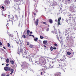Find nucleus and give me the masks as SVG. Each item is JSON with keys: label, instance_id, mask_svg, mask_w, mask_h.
<instances>
[{"label": "nucleus", "instance_id": "obj_34", "mask_svg": "<svg viewBox=\"0 0 76 76\" xmlns=\"http://www.w3.org/2000/svg\"><path fill=\"white\" fill-rule=\"evenodd\" d=\"M11 72L10 73V74H12V73H13V72H12V71H11Z\"/></svg>", "mask_w": 76, "mask_h": 76}, {"label": "nucleus", "instance_id": "obj_48", "mask_svg": "<svg viewBox=\"0 0 76 76\" xmlns=\"http://www.w3.org/2000/svg\"><path fill=\"white\" fill-rule=\"evenodd\" d=\"M11 36V37H13V36Z\"/></svg>", "mask_w": 76, "mask_h": 76}, {"label": "nucleus", "instance_id": "obj_29", "mask_svg": "<svg viewBox=\"0 0 76 76\" xmlns=\"http://www.w3.org/2000/svg\"><path fill=\"white\" fill-rule=\"evenodd\" d=\"M38 12V10H35V12Z\"/></svg>", "mask_w": 76, "mask_h": 76}, {"label": "nucleus", "instance_id": "obj_17", "mask_svg": "<svg viewBox=\"0 0 76 76\" xmlns=\"http://www.w3.org/2000/svg\"><path fill=\"white\" fill-rule=\"evenodd\" d=\"M29 47L30 48H32L33 47V45H30Z\"/></svg>", "mask_w": 76, "mask_h": 76}, {"label": "nucleus", "instance_id": "obj_25", "mask_svg": "<svg viewBox=\"0 0 76 76\" xmlns=\"http://www.w3.org/2000/svg\"><path fill=\"white\" fill-rule=\"evenodd\" d=\"M17 44H19V41H18V40H17Z\"/></svg>", "mask_w": 76, "mask_h": 76}, {"label": "nucleus", "instance_id": "obj_46", "mask_svg": "<svg viewBox=\"0 0 76 76\" xmlns=\"http://www.w3.org/2000/svg\"><path fill=\"white\" fill-rule=\"evenodd\" d=\"M4 64H2V66H3V65H4Z\"/></svg>", "mask_w": 76, "mask_h": 76}, {"label": "nucleus", "instance_id": "obj_39", "mask_svg": "<svg viewBox=\"0 0 76 76\" xmlns=\"http://www.w3.org/2000/svg\"><path fill=\"white\" fill-rule=\"evenodd\" d=\"M2 76H4V75H3V74H2L1 75Z\"/></svg>", "mask_w": 76, "mask_h": 76}, {"label": "nucleus", "instance_id": "obj_30", "mask_svg": "<svg viewBox=\"0 0 76 76\" xmlns=\"http://www.w3.org/2000/svg\"><path fill=\"white\" fill-rule=\"evenodd\" d=\"M54 45H55V46H56V47H57V45L56 44H55Z\"/></svg>", "mask_w": 76, "mask_h": 76}, {"label": "nucleus", "instance_id": "obj_59", "mask_svg": "<svg viewBox=\"0 0 76 76\" xmlns=\"http://www.w3.org/2000/svg\"><path fill=\"white\" fill-rule=\"evenodd\" d=\"M49 27L50 26H48Z\"/></svg>", "mask_w": 76, "mask_h": 76}, {"label": "nucleus", "instance_id": "obj_16", "mask_svg": "<svg viewBox=\"0 0 76 76\" xmlns=\"http://www.w3.org/2000/svg\"><path fill=\"white\" fill-rule=\"evenodd\" d=\"M53 47L52 46H51L50 47V50L51 51H53Z\"/></svg>", "mask_w": 76, "mask_h": 76}, {"label": "nucleus", "instance_id": "obj_37", "mask_svg": "<svg viewBox=\"0 0 76 76\" xmlns=\"http://www.w3.org/2000/svg\"><path fill=\"white\" fill-rule=\"evenodd\" d=\"M3 48H4V49H5V50H6V48L4 47H3Z\"/></svg>", "mask_w": 76, "mask_h": 76}, {"label": "nucleus", "instance_id": "obj_56", "mask_svg": "<svg viewBox=\"0 0 76 76\" xmlns=\"http://www.w3.org/2000/svg\"><path fill=\"white\" fill-rule=\"evenodd\" d=\"M71 10H72V8L71 9Z\"/></svg>", "mask_w": 76, "mask_h": 76}, {"label": "nucleus", "instance_id": "obj_43", "mask_svg": "<svg viewBox=\"0 0 76 76\" xmlns=\"http://www.w3.org/2000/svg\"><path fill=\"white\" fill-rule=\"evenodd\" d=\"M24 38H26V36L24 35Z\"/></svg>", "mask_w": 76, "mask_h": 76}, {"label": "nucleus", "instance_id": "obj_13", "mask_svg": "<svg viewBox=\"0 0 76 76\" xmlns=\"http://www.w3.org/2000/svg\"><path fill=\"white\" fill-rule=\"evenodd\" d=\"M6 61H7V63H9V58H7V59Z\"/></svg>", "mask_w": 76, "mask_h": 76}, {"label": "nucleus", "instance_id": "obj_50", "mask_svg": "<svg viewBox=\"0 0 76 76\" xmlns=\"http://www.w3.org/2000/svg\"><path fill=\"white\" fill-rule=\"evenodd\" d=\"M25 32V31L24 32V34Z\"/></svg>", "mask_w": 76, "mask_h": 76}, {"label": "nucleus", "instance_id": "obj_20", "mask_svg": "<svg viewBox=\"0 0 76 76\" xmlns=\"http://www.w3.org/2000/svg\"><path fill=\"white\" fill-rule=\"evenodd\" d=\"M40 38H41V39H43V38H44V37H43L42 36H40Z\"/></svg>", "mask_w": 76, "mask_h": 76}, {"label": "nucleus", "instance_id": "obj_4", "mask_svg": "<svg viewBox=\"0 0 76 76\" xmlns=\"http://www.w3.org/2000/svg\"><path fill=\"white\" fill-rule=\"evenodd\" d=\"M8 71H12V72H13V69L10 67H8Z\"/></svg>", "mask_w": 76, "mask_h": 76}, {"label": "nucleus", "instance_id": "obj_1", "mask_svg": "<svg viewBox=\"0 0 76 76\" xmlns=\"http://www.w3.org/2000/svg\"><path fill=\"white\" fill-rule=\"evenodd\" d=\"M50 66H51V65L49 64V65H48L47 66H44L43 68L44 70H47V69H50Z\"/></svg>", "mask_w": 76, "mask_h": 76}, {"label": "nucleus", "instance_id": "obj_53", "mask_svg": "<svg viewBox=\"0 0 76 76\" xmlns=\"http://www.w3.org/2000/svg\"><path fill=\"white\" fill-rule=\"evenodd\" d=\"M53 66L51 67V68H53Z\"/></svg>", "mask_w": 76, "mask_h": 76}, {"label": "nucleus", "instance_id": "obj_24", "mask_svg": "<svg viewBox=\"0 0 76 76\" xmlns=\"http://www.w3.org/2000/svg\"><path fill=\"white\" fill-rule=\"evenodd\" d=\"M61 61H65V60L63 59H61Z\"/></svg>", "mask_w": 76, "mask_h": 76}, {"label": "nucleus", "instance_id": "obj_33", "mask_svg": "<svg viewBox=\"0 0 76 76\" xmlns=\"http://www.w3.org/2000/svg\"><path fill=\"white\" fill-rule=\"evenodd\" d=\"M53 49L54 50H56V49H57V48H54Z\"/></svg>", "mask_w": 76, "mask_h": 76}, {"label": "nucleus", "instance_id": "obj_10", "mask_svg": "<svg viewBox=\"0 0 76 76\" xmlns=\"http://www.w3.org/2000/svg\"><path fill=\"white\" fill-rule=\"evenodd\" d=\"M45 60L44 61L42 62V64L43 65H45Z\"/></svg>", "mask_w": 76, "mask_h": 76}, {"label": "nucleus", "instance_id": "obj_47", "mask_svg": "<svg viewBox=\"0 0 76 76\" xmlns=\"http://www.w3.org/2000/svg\"><path fill=\"white\" fill-rule=\"evenodd\" d=\"M68 1H70V0H68Z\"/></svg>", "mask_w": 76, "mask_h": 76}, {"label": "nucleus", "instance_id": "obj_60", "mask_svg": "<svg viewBox=\"0 0 76 76\" xmlns=\"http://www.w3.org/2000/svg\"><path fill=\"white\" fill-rule=\"evenodd\" d=\"M59 36H60V35H59Z\"/></svg>", "mask_w": 76, "mask_h": 76}, {"label": "nucleus", "instance_id": "obj_54", "mask_svg": "<svg viewBox=\"0 0 76 76\" xmlns=\"http://www.w3.org/2000/svg\"><path fill=\"white\" fill-rule=\"evenodd\" d=\"M73 15H72V16H73Z\"/></svg>", "mask_w": 76, "mask_h": 76}, {"label": "nucleus", "instance_id": "obj_55", "mask_svg": "<svg viewBox=\"0 0 76 76\" xmlns=\"http://www.w3.org/2000/svg\"><path fill=\"white\" fill-rule=\"evenodd\" d=\"M42 70H43V69H42Z\"/></svg>", "mask_w": 76, "mask_h": 76}, {"label": "nucleus", "instance_id": "obj_14", "mask_svg": "<svg viewBox=\"0 0 76 76\" xmlns=\"http://www.w3.org/2000/svg\"><path fill=\"white\" fill-rule=\"evenodd\" d=\"M10 61L12 64H13L14 63V61Z\"/></svg>", "mask_w": 76, "mask_h": 76}, {"label": "nucleus", "instance_id": "obj_12", "mask_svg": "<svg viewBox=\"0 0 76 76\" xmlns=\"http://www.w3.org/2000/svg\"><path fill=\"white\" fill-rule=\"evenodd\" d=\"M37 40H38V38L36 37V38H34V40L35 41H36V42L37 41Z\"/></svg>", "mask_w": 76, "mask_h": 76}, {"label": "nucleus", "instance_id": "obj_52", "mask_svg": "<svg viewBox=\"0 0 76 76\" xmlns=\"http://www.w3.org/2000/svg\"><path fill=\"white\" fill-rule=\"evenodd\" d=\"M19 41H20V39H19Z\"/></svg>", "mask_w": 76, "mask_h": 76}, {"label": "nucleus", "instance_id": "obj_27", "mask_svg": "<svg viewBox=\"0 0 76 76\" xmlns=\"http://www.w3.org/2000/svg\"><path fill=\"white\" fill-rule=\"evenodd\" d=\"M2 45V43L0 42V45Z\"/></svg>", "mask_w": 76, "mask_h": 76}, {"label": "nucleus", "instance_id": "obj_19", "mask_svg": "<svg viewBox=\"0 0 76 76\" xmlns=\"http://www.w3.org/2000/svg\"><path fill=\"white\" fill-rule=\"evenodd\" d=\"M49 29H50V28H48L46 29V31H47L48 32V31H49Z\"/></svg>", "mask_w": 76, "mask_h": 76}, {"label": "nucleus", "instance_id": "obj_18", "mask_svg": "<svg viewBox=\"0 0 76 76\" xmlns=\"http://www.w3.org/2000/svg\"><path fill=\"white\" fill-rule=\"evenodd\" d=\"M43 43L44 44H47V42L46 41H43Z\"/></svg>", "mask_w": 76, "mask_h": 76}, {"label": "nucleus", "instance_id": "obj_41", "mask_svg": "<svg viewBox=\"0 0 76 76\" xmlns=\"http://www.w3.org/2000/svg\"><path fill=\"white\" fill-rule=\"evenodd\" d=\"M30 34H32V31H31L30 32Z\"/></svg>", "mask_w": 76, "mask_h": 76}, {"label": "nucleus", "instance_id": "obj_58", "mask_svg": "<svg viewBox=\"0 0 76 76\" xmlns=\"http://www.w3.org/2000/svg\"><path fill=\"white\" fill-rule=\"evenodd\" d=\"M11 35H12V34H11Z\"/></svg>", "mask_w": 76, "mask_h": 76}, {"label": "nucleus", "instance_id": "obj_3", "mask_svg": "<svg viewBox=\"0 0 76 76\" xmlns=\"http://www.w3.org/2000/svg\"><path fill=\"white\" fill-rule=\"evenodd\" d=\"M23 57H26L27 58H28V59H31V58H30L29 57H27V53H25L23 55Z\"/></svg>", "mask_w": 76, "mask_h": 76}, {"label": "nucleus", "instance_id": "obj_7", "mask_svg": "<svg viewBox=\"0 0 76 76\" xmlns=\"http://www.w3.org/2000/svg\"><path fill=\"white\" fill-rule=\"evenodd\" d=\"M29 33H30V31H29V30H27L26 36L29 35Z\"/></svg>", "mask_w": 76, "mask_h": 76}, {"label": "nucleus", "instance_id": "obj_42", "mask_svg": "<svg viewBox=\"0 0 76 76\" xmlns=\"http://www.w3.org/2000/svg\"><path fill=\"white\" fill-rule=\"evenodd\" d=\"M44 47L46 48V46H45V45H44Z\"/></svg>", "mask_w": 76, "mask_h": 76}, {"label": "nucleus", "instance_id": "obj_15", "mask_svg": "<svg viewBox=\"0 0 76 76\" xmlns=\"http://www.w3.org/2000/svg\"><path fill=\"white\" fill-rule=\"evenodd\" d=\"M67 54H68V55H70L71 53L69 52H67Z\"/></svg>", "mask_w": 76, "mask_h": 76}, {"label": "nucleus", "instance_id": "obj_38", "mask_svg": "<svg viewBox=\"0 0 76 76\" xmlns=\"http://www.w3.org/2000/svg\"><path fill=\"white\" fill-rule=\"evenodd\" d=\"M32 36L33 37V38H34V36L33 35H32Z\"/></svg>", "mask_w": 76, "mask_h": 76}, {"label": "nucleus", "instance_id": "obj_32", "mask_svg": "<svg viewBox=\"0 0 76 76\" xmlns=\"http://www.w3.org/2000/svg\"><path fill=\"white\" fill-rule=\"evenodd\" d=\"M13 40H15V41H16V38H15Z\"/></svg>", "mask_w": 76, "mask_h": 76}, {"label": "nucleus", "instance_id": "obj_36", "mask_svg": "<svg viewBox=\"0 0 76 76\" xmlns=\"http://www.w3.org/2000/svg\"><path fill=\"white\" fill-rule=\"evenodd\" d=\"M31 36H32V35L31 34H30L29 35V37H31Z\"/></svg>", "mask_w": 76, "mask_h": 76}, {"label": "nucleus", "instance_id": "obj_26", "mask_svg": "<svg viewBox=\"0 0 76 76\" xmlns=\"http://www.w3.org/2000/svg\"><path fill=\"white\" fill-rule=\"evenodd\" d=\"M43 23L45 25H47V23L46 22H43Z\"/></svg>", "mask_w": 76, "mask_h": 76}, {"label": "nucleus", "instance_id": "obj_28", "mask_svg": "<svg viewBox=\"0 0 76 76\" xmlns=\"http://www.w3.org/2000/svg\"><path fill=\"white\" fill-rule=\"evenodd\" d=\"M1 8H2L3 9H4V7L2 6Z\"/></svg>", "mask_w": 76, "mask_h": 76}, {"label": "nucleus", "instance_id": "obj_23", "mask_svg": "<svg viewBox=\"0 0 76 76\" xmlns=\"http://www.w3.org/2000/svg\"><path fill=\"white\" fill-rule=\"evenodd\" d=\"M7 46L10 47V44H9V43H8L7 44Z\"/></svg>", "mask_w": 76, "mask_h": 76}, {"label": "nucleus", "instance_id": "obj_21", "mask_svg": "<svg viewBox=\"0 0 76 76\" xmlns=\"http://www.w3.org/2000/svg\"><path fill=\"white\" fill-rule=\"evenodd\" d=\"M27 45H29V42H27Z\"/></svg>", "mask_w": 76, "mask_h": 76}, {"label": "nucleus", "instance_id": "obj_5", "mask_svg": "<svg viewBox=\"0 0 76 76\" xmlns=\"http://www.w3.org/2000/svg\"><path fill=\"white\" fill-rule=\"evenodd\" d=\"M28 64L26 63V62H24L23 63V65L22 66H28Z\"/></svg>", "mask_w": 76, "mask_h": 76}, {"label": "nucleus", "instance_id": "obj_9", "mask_svg": "<svg viewBox=\"0 0 76 76\" xmlns=\"http://www.w3.org/2000/svg\"><path fill=\"white\" fill-rule=\"evenodd\" d=\"M4 69L5 71H7V70L8 71V67L6 66L4 68Z\"/></svg>", "mask_w": 76, "mask_h": 76}, {"label": "nucleus", "instance_id": "obj_49", "mask_svg": "<svg viewBox=\"0 0 76 76\" xmlns=\"http://www.w3.org/2000/svg\"><path fill=\"white\" fill-rule=\"evenodd\" d=\"M34 15H36V14L35 13V14H34Z\"/></svg>", "mask_w": 76, "mask_h": 76}, {"label": "nucleus", "instance_id": "obj_31", "mask_svg": "<svg viewBox=\"0 0 76 76\" xmlns=\"http://www.w3.org/2000/svg\"><path fill=\"white\" fill-rule=\"evenodd\" d=\"M9 66V64H7L6 65V66Z\"/></svg>", "mask_w": 76, "mask_h": 76}, {"label": "nucleus", "instance_id": "obj_57", "mask_svg": "<svg viewBox=\"0 0 76 76\" xmlns=\"http://www.w3.org/2000/svg\"><path fill=\"white\" fill-rule=\"evenodd\" d=\"M11 35H12V34H11Z\"/></svg>", "mask_w": 76, "mask_h": 76}, {"label": "nucleus", "instance_id": "obj_22", "mask_svg": "<svg viewBox=\"0 0 76 76\" xmlns=\"http://www.w3.org/2000/svg\"><path fill=\"white\" fill-rule=\"evenodd\" d=\"M15 17L16 18H18V15H15Z\"/></svg>", "mask_w": 76, "mask_h": 76}, {"label": "nucleus", "instance_id": "obj_2", "mask_svg": "<svg viewBox=\"0 0 76 76\" xmlns=\"http://www.w3.org/2000/svg\"><path fill=\"white\" fill-rule=\"evenodd\" d=\"M4 3L7 6H9L10 4V1H5L4 2Z\"/></svg>", "mask_w": 76, "mask_h": 76}, {"label": "nucleus", "instance_id": "obj_35", "mask_svg": "<svg viewBox=\"0 0 76 76\" xmlns=\"http://www.w3.org/2000/svg\"><path fill=\"white\" fill-rule=\"evenodd\" d=\"M52 64L54 63V62H52Z\"/></svg>", "mask_w": 76, "mask_h": 76}, {"label": "nucleus", "instance_id": "obj_6", "mask_svg": "<svg viewBox=\"0 0 76 76\" xmlns=\"http://www.w3.org/2000/svg\"><path fill=\"white\" fill-rule=\"evenodd\" d=\"M35 22V24L37 25H37H38V19H37L36 21Z\"/></svg>", "mask_w": 76, "mask_h": 76}, {"label": "nucleus", "instance_id": "obj_11", "mask_svg": "<svg viewBox=\"0 0 76 76\" xmlns=\"http://www.w3.org/2000/svg\"><path fill=\"white\" fill-rule=\"evenodd\" d=\"M49 22L50 23H53V20L51 19H49Z\"/></svg>", "mask_w": 76, "mask_h": 76}, {"label": "nucleus", "instance_id": "obj_8", "mask_svg": "<svg viewBox=\"0 0 76 76\" xmlns=\"http://www.w3.org/2000/svg\"><path fill=\"white\" fill-rule=\"evenodd\" d=\"M60 20H61V18H59L58 23L59 25H60Z\"/></svg>", "mask_w": 76, "mask_h": 76}, {"label": "nucleus", "instance_id": "obj_40", "mask_svg": "<svg viewBox=\"0 0 76 76\" xmlns=\"http://www.w3.org/2000/svg\"><path fill=\"white\" fill-rule=\"evenodd\" d=\"M55 22H57V20H56Z\"/></svg>", "mask_w": 76, "mask_h": 76}, {"label": "nucleus", "instance_id": "obj_45", "mask_svg": "<svg viewBox=\"0 0 76 76\" xmlns=\"http://www.w3.org/2000/svg\"><path fill=\"white\" fill-rule=\"evenodd\" d=\"M41 74L42 75V72H41Z\"/></svg>", "mask_w": 76, "mask_h": 76}, {"label": "nucleus", "instance_id": "obj_44", "mask_svg": "<svg viewBox=\"0 0 76 76\" xmlns=\"http://www.w3.org/2000/svg\"><path fill=\"white\" fill-rule=\"evenodd\" d=\"M6 76H9V75H7Z\"/></svg>", "mask_w": 76, "mask_h": 76}, {"label": "nucleus", "instance_id": "obj_51", "mask_svg": "<svg viewBox=\"0 0 76 76\" xmlns=\"http://www.w3.org/2000/svg\"><path fill=\"white\" fill-rule=\"evenodd\" d=\"M59 33H60V31H59Z\"/></svg>", "mask_w": 76, "mask_h": 76}]
</instances>
